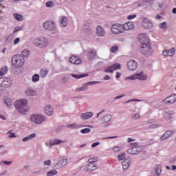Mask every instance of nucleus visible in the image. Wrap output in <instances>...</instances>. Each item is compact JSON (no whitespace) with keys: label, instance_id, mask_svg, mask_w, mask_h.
<instances>
[{"label":"nucleus","instance_id":"1","mask_svg":"<svg viewBox=\"0 0 176 176\" xmlns=\"http://www.w3.org/2000/svg\"><path fill=\"white\" fill-rule=\"evenodd\" d=\"M139 42L141 43L142 47L140 49L141 53L146 57H149L153 54L152 47L149 43V37L146 34H141L139 35Z\"/></svg>","mask_w":176,"mask_h":176},{"label":"nucleus","instance_id":"2","mask_svg":"<svg viewBox=\"0 0 176 176\" xmlns=\"http://www.w3.org/2000/svg\"><path fill=\"white\" fill-rule=\"evenodd\" d=\"M25 63V59L21 54L14 55L12 58V65L14 68H21Z\"/></svg>","mask_w":176,"mask_h":176},{"label":"nucleus","instance_id":"3","mask_svg":"<svg viewBox=\"0 0 176 176\" xmlns=\"http://www.w3.org/2000/svg\"><path fill=\"white\" fill-rule=\"evenodd\" d=\"M28 104V100L25 99H22L15 102L14 105L16 109L19 111L20 113H24L27 112V105Z\"/></svg>","mask_w":176,"mask_h":176},{"label":"nucleus","instance_id":"4","mask_svg":"<svg viewBox=\"0 0 176 176\" xmlns=\"http://www.w3.org/2000/svg\"><path fill=\"white\" fill-rule=\"evenodd\" d=\"M34 46L39 47L40 49H43V47H47L49 46V41L45 37H38L33 41Z\"/></svg>","mask_w":176,"mask_h":176},{"label":"nucleus","instance_id":"5","mask_svg":"<svg viewBox=\"0 0 176 176\" xmlns=\"http://www.w3.org/2000/svg\"><path fill=\"white\" fill-rule=\"evenodd\" d=\"M30 122L34 124H42L46 122V116L42 114H33L30 116Z\"/></svg>","mask_w":176,"mask_h":176},{"label":"nucleus","instance_id":"6","mask_svg":"<svg viewBox=\"0 0 176 176\" xmlns=\"http://www.w3.org/2000/svg\"><path fill=\"white\" fill-rule=\"evenodd\" d=\"M12 86V79L8 77L0 78V90H5Z\"/></svg>","mask_w":176,"mask_h":176},{"label":"nucleus","instance_id":"7","mask_svg":"<svg viewBox=\"0 0 176 176\" xmlns=\"http://www.w3.org/2000/svg\"><path fill=\"white\" fill-rule=\"evenodd\" d=\"M118 69H122V65H120V63H116L109 66L107 68L104 69V71L106 74H113V72Z\"/></svg>","mask_w":176,"mask_h":176},{"label":"nucleus","instance_id":"8","mask_svg":"<svg viewBox=\"0 0 176 176\" xmlns=\"http://www.w3.org/2000/svg\"><path fill=\"white\" fill-rule=\"evenodd\" d=\"M111 30L112 34L119 35V34L123 32V26L120 23H116L111 25Z\"/></svg>","mask_w":176,"mask_h":176},{"label":"nucleus","instance_id":"9","mask_svg":"<svg viewBox=\"0 0 176 176\" xmlns=\"http://www.w3.org/2000/svg\"><path fill=\"white\" fill-rule=\"evenodd\" d=\"M45 30L47 31H56V24L52 21H47L43 23Z\"/></svg>","mask_w":176,"mask_h":176},{"label":"nucleus","instance_id":"10","mask_svg":"<svg viewBox=\"0 0 176 176\" xmlns=\"http://www.w3.org/2000/svg\"><path fill=\"white\" fill-rule=\"evenodd\" d=\"M142 24V27H144V28H145L146 30H151V28L153 27V23H152V21H151V20L147 18L143 19Z\"/></svg>","mask_w":176,"mask_h":176},{"label":"nucleus","instance_id":"11","mask_svg":"<svg viewBox=\"0 0 176 176\" xmlns=\"http://www.w3.org/2000/svg\"><path fill=\"white\" fill-rule=\"evenodd\" d=\"M127 67L129 71H135L138 68V63L134 60H131L128 61Z\"/></svg>","mask_w":176,"mask_h":176},{"label":"nucleus","instance_id":"12","mask_svg":"<svg viewBox=\"0 0 176 176\" xmlns=\"http://www.w3.org/2000/svg\"><path fill=\"white\" fill-rule=\"evenodd\" d=\"M69 63L72 64H75L76 65H79L82 64V58H79V56H76L75 55L72 56L69 58Z\"/></svg>","mask_w":176,"mask_h":176},{"label":"nucleus","instance_id":"13","mask_svg":"<svg viewBox=\"0 0 176 176\" xmlns=\"http://www.w3.org/2000/svg\"><path fill=\"white\" fill-rule=\"evenodd\" d=\"M176 102V94H173L170 96L165 98L162 102L164 104H174Z\"/></svg>","mask_w":176,"mask_h":176},{"label":"nucleus","instance_id":"14","mask_svg":"<svg viewBox=\"0 0 176 176\" xmlns=\"http://www.w3.org/2000/svg\"><path fill=\"white\" fill-rule=\"evenodd\" d=\"M122 26V32L124 31H129V30H134V23L133 22L125 23Z\"/></svg>","mask_w":176,"mask_h":176},{"label":"nucleus","instance_id":"15","mask_svg":"<svg viewBox=\"0 0 176 176\" xmlns=\"http://www.w3.org/2000/svg\"><path fill=\"white\" fill-rule=\"evenodd\" d=\"M98 166L96 164H87L85 168V171H94L98 170Z\"/></svg>","mask_w":176,"mask_h":176},{"label":"nucleus","instance_id":"16","mask_svg":"<svg viewBox=\"0 0 176 176\" xmlns=\"http://www.w3.org/2000/svg\"><path fill=\"white\" fill-rule=\"evenodd\" d=\"M131 158H126L122 162V168L123 170H127L130 166H131Z\"/></svg>","mask_w":176,"mask_h":176},{"label":"nucleus","instance_id":"17","mask_svg":"<svg viewBox=\"0 0 176 176\" xmlns=\"http://www.w3.org/2000/svg\"><path fill=\"white\" fill-rule=\"evenodd\" d=\"M173 131H168L166 133H164V134H163L161 138H160V140L161 141H164L165 140H167V138H170V137H173Z\"/></svg>","mask_w":176,"mask_h":176},{"label":"nucleus","instance_id":"18","mask_svg":"<svg viewBox=\"0 0 176 176\" xmlns=\"http://www.w3.org/2000/svg\"><path fill=\"white\" fill-rule=\"evenodd\" d=\"M135 79H139V80H146L148 77L144 75V72H140L135 74Z\"/></svg>","mask_w":176,"mask_h":176},{"label":"nucleus","instance_id":"19","mask_svg":"<svg viewBox=\"0 0 176 176\" xmlns=\"http://www.w3.org/2000/svg\"><path fill=\"white\" fill-rule=\"evenodd\" d=\"M110 120H112V116L107 114L100 119V122L102 124H105V123H108V122H110Z\"/></svg>","mask_w":176,"mask_h":176},{"label":"nucleus","instance_id":"20","mask_svg":"<svg viewBox=\"0 0 176 176\" xmlns=\"http://www.w3.org/2000/svg\"><path fill=\"white\" fill-rule=\"evenodd\" d=\"M25 94L29 97H36L38 96L36 91L32 89H27L25 91Z\"/></svg>","mask_w":176,"mask_h":176},{"label":"nucleus","instance_id":"21","mask_svg":"<svg viewBox=\"0 0 176 176\" xmlns=\"http://www.w3.org/2000/svg\"><path fill=\"white\" fill-rule=\"evenodd\" d=\"M44 111L47 116H52V115H53V107L52 105H47L45 107Z\"/></svg>","mask_w":176,"mask_h":176},{"label":"nucleus","instance_id":"22","mask_svg":"<svg viewBox=\"0 0 176 176\" xmlns=\"http://www.w3.org/2000/svg\"><path fill=\"white\" fill-rule=\"evenodd\" d=\"M96 34L98 36H105V30L101 26H98L96 29Z\"/></svg>","mask_w":176,"mask_h":176},{"label":"nucleus","instance_id":"23","mask_svg":"<svg viewBox=\"0 0 176 176\" xmlns=\"http://www.w3.org/2000/svg\"><path fill=\"white\" fill-rule=\"evenodd\" d=\"M80 118L82 120H87L91 118H93V113L91 112L83 113L81 114Z\"/></svg>","mask_w":176,"mask_h":176},{"label":"nucleus","instance_id":"24","mask_svg":"<svg viewBox=\"0 0 176 176\" xmlns=\"http://www.w3.org/2000/svg\"><path fill=\"white\" fill-rule=\"evenodd\" d=\"M60 27H67L68 25V18L67 16H62L60 19Z\"/></svg>","mask_w":176,"mask_h":176},{"label":"nucleus","instance_id":"25","mask_svg":"<svg viewBox=\"0 0 176 176\" xmlns=\"http://www.w3.org/2000/svg\"><path fill=\"white\" fill-rule=\"evenodd\" d=\"M174 115V111H165L164 113V116L166 120H170L173 119V116Z\"/></svg>","mask_w":176,"mask_h":176},{"label":"nucleus","instance_id":"26","mask_svg":"<svg viewBox=\"0 0 176 176\" xmlns=\"http://www.w3.org/2000/svg\"><path fill=\"white\" fill-rule=\"evenodd\" d=\"M96 54L97 53H96V51L94 50H92L88 52L87 58H89V60H91L96 57Z\"/></svg>","mask_w":176,"mask_h":176},{"label":"nucleus","instance_id":"27","mask_svg":"<svg viewBox=\"0 0 176 176\" xmlns=\"http://www.w3.org/2000/svg\"><path fill=\"white\" fill-rule=\"evenodd\" d=\"M36 137V133H32L28 136H26L25 138H23L22 141H23V142H27L31 140H32L33 138H35Z\"/></svg>","mask_w":176,"mask_h":176},{"label":"nucleus","instance_id":"28","mask_svg":"<svg viewBox=\"0 0 176 176\" xmlns=\"http://www.w3.org/2000/svg\"><path fill=\"white\" fill-rule=\"evenodd\" d=\"M72 78H75V79H82V78H86V76H89V74H72Z\"/></svg>","mask_w":176,"mask_h":176},{"label":"nucleus","instance_id":"29","mask_svg":"<svg viewBox=\"0 0 176 176\" xmlns=\"http://www.w3.org/2000/svg\"><path fill=\"white\" fill-rule=\"evenodd\" d=\"M47 74H49V69H41L40 75L41 78H46Z\"/></svg>","mask_w":176,"mask_h":176},{"label":"nucleus","instance_id":"30","mask_svg":"<svg viewBox=\"0 0 176 176\" xmlns=\"http://www.w3.org/2000/svg\"><path fill=\"white\" fill-rule=\"evenodd\" d=\"M66 127H67V129H79V128H80L81 126H80V125H79V124H76V123H73V124H68L66 126Z\"/></svg>","mask_w":176,"mask_h":176},{"label":"nucleus","instance_id":"31","mask_svg":"<svg viewBox=\"0 0 176 176\" xmlns=\"http://www.w3.org/2000/svg\"><path fill=\"white\" fill-rule=\"evenodd\" d=\"M137 148L135 147H131V148H129L128 150H127V152L128 153H129L130 155H138V153H137Z\"/></svg>","mask_w":176,"mask_h":176},{"label":"nucleus","instance_id":"32","mask_svg":"<svg viewBox=\"0 0 176 176\" xmlns=\"http://www.w3.org/2000/svg\"><path fill=\"white\" fill-rule=\"evenodd\" d=\"M14 39V33L11 34L6 40V43H12V41Z\"/></svg>","mask_w":176,"mask_h":176},{"label":"nucleus","instance_id":"33","mask_svg":"<svg viewBox=\"0 0 176 176\" xmlns=\"http://www.w3.org/2000/svg\"><path fill=\"white\" fill-rule=\"evenodd\" d=\"M40 78H41V76H39V74H35L32 76V82H34L35 83L36 82H39Z\"/></svg>","mask_w":176,"mask_h":176},{"label":"nucleus","instance_id":"34","mask_svg":"<svg viewBox=\"0 0 176 176\" xmlns=\"http://www.w3.org/2000/svg\"><path fill=\"white\" fill-rule=\"evenodd\" d=\"M13 16H14V19L17 20V21H23V15H21L20 14H14Z\"/></svg>","mask_w":176,"mask_h":176},{"label":"nucleus","instance_id":"35","mask_svg":"<svg viewBox=\"0 0 176 176\" xmlns=\"http://www.w3.org/2000/svg\"><path fill=\"white\" fill-rule=\"evenodd\" d=\"M155 173L159 176L162 174V165L158 164L155 166Z\"/></svg>","mask_w":176,"mask_h":176},{"label":"nucleus","instance_id":"36","mask_svg":"<svg viewBox=\"0 0 176 176\" xmlns=\"http://www.w3.org/2000/svg\"><path fill=\"white\" fill-rule=\"evenodd\" d=\"M5 103L6 104L7 107L10 108L13 105V102L12 101V99L7 98L5 99Z\"/></svg>","mask_w":176,"mask_h":176},{"label":"nucleus","instance_id":"37","mask_svg":"<svg viewBox=\"0 0 176 176\" xmlns=\"http://www.w3.org/2000/svg\"><path fill=\"white\" fill-rule=\"evenodd\" d=\"M8 72V67H3L0 70V76H3Z\"/></svg>","mask_w":176,"mask_h":176},{"label":"nucleus","instance_id":"38","mask_svg":"<svg viewBox=\"0 0 176 176\" xmlns=\"http://www.w3.org/2000/svg\"><path fill=\"white\" fill-rule=\"evenodd\" d=\"M85 90H87V85L86 84H83L82 87L76 89V91H85Z\"/></svg>","mask_w":176,"mask_h":176},{"label":"nucleus","instance_id":"39","mask_svg":"<svg viewBox=\"0 0 176 176\" xmlns=\"http://www.w3.org/2000/svg\"><path fill=\"white\" fill-rule=\"evenodd\" d=\"M91 129L89 128H85L80 130L81 134H89V133H91Z\"/></svg>","mask_w":176,"mask_h":176},{"label":"nucleus","instance_id":"40","mask_svg":"<svg viewBox=\"0 0 176 176\" xmlns=\"http://www.w3.org/2000/svg\"><path fill=\"white\" fill-rule=\"evenodd\" d=\"M98 83H101V81H90V82L85 83V86H87H87H89V85L93 86V85H97Z\"/></svg>","mask_w":176,"mask_h":176},{"label":"nucleus","instance_id":"41","mask_svg":"<svg viewBox=\"0 0 176 176\" xmlns=\"http://www.w3.org/2000/svg\"><path fill=\"white\" fill-rule=\"evenodd\" d=\"M30 50H24L22 51V57H28V56H30Z\"/></svg>","mask_w":176,"mask_h":176},{"label":"nucleus","instance_id":"42","mask_svg":"<svg viewBox=\"0 0 176 176\" xmlns=\"http://www.w3.org/2000/svg\"><path fill=\"white\" fill-rule=\"evenodd\" d=\"M13 163V161H3L2 160L0 162V166H2V164H6V166H10Z\"/></svg>","mask_w":176,"mask_h":176},{"label":"nucleus","instance_id":"43","mask_svg":"<svg viewBox=\"0 0 176 176\" xmlns=\"http://www.w3.org/2000/svg\"><path fill=\"white\" fill-rule=\"evenodd\" d=\"M152 2V1L151 0H143V3H140L138 5V6H140V8H142V6H145V5H148V3H151Z\"/></svg>","mask_w":176,"mask_h":176},{"label":"nucleus","instance_id":"44","mask_svg":"<svg viewBox=\"0 0 176 176\" xmlns=\"http://www.w3.org/2000/svg\"><path fill=\"white\" fill-rule=\"evenodd\" d=\"M175 53V48H171L170 50H168V54L169 57L174 56Z\"/></svg>","mask_w":176,"mask_h":176},{"label":"nucleus","instance_id":"45","mask_svg":"<svg viewBox=\"0 0 176 176\" xmlns=\"http://www.w3.org/2000/svg\"><path fill=\"white\" fill-rule=\"evenodd\" d=\"M19 31H23V26H16L14 28V32L12 34H16Z\"/></svg>","mask_w":176,"mask_h":176},{"label":"nucleus","instance_id":"46","mask_svg":"<svg viewBox=\"0 0 176 176\" xmlns=\"http://www.w3.org/2000/svg\"><path fill=\"white\" fill-rule=\"evenodd\" d=\"M118 160L120 161L124 160V159H126V154L120 153L118 155Z\"/></svg>","mask_w":176,"mask_h":176},{"label":"nucleus","instance_id":"47","mask_svg":"<svg viewBox=\"0 0 176 176\" xmlns=\"http://www.w3.org/2000/svg\"><path fill=\"white\" fill-rule=\"evenodd\" d=\"M45 6L47 8H53V6H54V2L52 1H47L45 3Z\"/></svg>","mask_w":176,"mask_h":176},{"label":"nucleus","instance_id":"48","mask_svg":"<svg viewBox=\"0 0 176 176\" xmlns=\"http://www.w3.org/2000/svg\"><path fill=\"white\" fill-rule=\"evenodd\" d=\"M140 118H141L140 116V113H136L131 117V119H133V120H137L138 119H140Z\"/></svg>","mask_w":176,"mask_h":176},{"label":"nucleus","instance_id":"49","mask_svg":"<svg viewBox=\"0 0 176 176\" xmlns=\"http://www.w3.org/2000/svg\"><path fill=\"white\" fill-rule=\"evenodd\" d=\"M56 174H57V170H53L47 172V175L52 176V175H56Z\"/></svg>","mask_w":176,"mask_h":176},{"label":"nucleus","instance_id":"50","mask_svg":"<svg viewBox=\"0 0 176 176\" xmlns=\"http://www.w3.org/2000/svg\"><path fill=\"white\" fill-rule=\"evenodd\" d=\"M118 50H119V47H118V45H114L111 48V53H115L116 52H118Z\"/></svg>","mask_w":176,"mask_h":176},{"label":"nucleus","instance_id":"51","mask_svg":"<svg viewBox=\"0 0 176 176\" xmlns=\"http://www.w3.org/2000/svg\"><path fill=\"white\" fill-rule=\"evenodd\" d=\"M134 101H136L138 102H141L142 100H138V99H132V100H129L124 102V104H129V102H133Z\"/></svg>","mask_w":176,"mask_h":176},{"label":"nucleus","instance_id":"52","mask_svg":"<svg viewBox=\"0 0 176 176\" xmlns=\"http://www.w3.org/2000/svg\"><path fill=\"white\" fill-rule=\"evenodd\" d=\"M135 148H136V153H138H138H141V152H142V149H143L142 146H138V147H135Z\"/></svg>","mask_w":176,"mask_h":176},{"label":"nucleus","instance_id":"53","mask_svg":"<svg viewBox=\"0 0 176 176\" xmlns=\"http://www.w3.org/2000/svg\"><path fill=\"white\" fill-rule=\"evenodd\" d=\"M96 162H97V160H96V158H90L88 160L89 164H96Z\"/></svg>","mask_w":176,"mask_h":176},{"label":"nucleus","instance_id":"54","mask_svg":"<svg viewBox=\"0 0 176 176\" xmlns=\"http://www.w3.org/2000/svg\"><path fill=\"white\" fill-rule=\"evenodd\" d=\"M60 162L62 163V165L63 166V167L65 166H67V164H68V159H63L62 160H60Z\"/></svg>","mask_w":176,"mask_h":176},{"label":"nucleus","instance_id":"55","mask_svg":"<svg viewBox=\"0 0 176 176\" xmlns=\"http://www.w3.org/2000/svg\"><path fill=\"white\" fill-rule=\"evenodd\" d=\"M125 79H126V80H135V74H133L131 76L125 78Z\"/></svg>","mask_w":176,"mask_h":176},{"label":"nucleus","instance_id":"56","mask_svg":"<svg viewBox=\"0 0 176 176\" xmlns=\"http://www.w3.org/2000/svg\"><path fill=\"white\" fill-rule=\"evenodd\" d=\"M166 27H167V23H166V22H163L160 24V28H163L164 30H166Z\"/></svg>","mask_w":176,"mask_h":176},{"label":"nucleus","instance_id":"57","mask_svg":"<svg viewBox=\"0 0 176 176\" xmlns=\"http://www.w3.org/2000/svg\"><path fill=\"white\" fill-rule=\"evenodd\" d=\"M8 134H10L9 135V138H14L16 137V134H14V133H12V130L9 131L8 132Z\"/></svg>","mask_w":176,"mask_h":176},{"label":"nucleus","instance_id":"58","mask_svg":"<svg viewBox=\"0 0 176 176\" xmlns=\"http://www.w3.org/2000/svg\"><path fill=\"white\" fill-rule=\"evenodd\" d=\"M55 166L57 168H61V167H64L61 161H59L56 163V164L55 165Z\"/></svg>","mask_w":176,"mask_h":176},{"label":"nucleus","instance_id":"59","mask_svg":"<svg viewBox=\"0 0 176 176\" xmlns=\"http://www.w3.org/2000/svg\"><path fill=\"white\" fill-rule=\"evenodd\" d=\"M162 56H164L165 57H169L168 51L167 50H164L162 52Z\"/></svg>","mask_w":176,"mask_h":176},{"label":"nucleus","instance_id":"60","mask_svg":"<svg viewBox=\"0 0 176 176\" xmlns=\"http://www.w3.org/2000/svg\"><path fill=\"white\" fill-rule=\"evenodd\" d=\"M54 141L56 145H60V144H63V141L60 139H55Z\"/></svg>","mask_w":176,"mask_h":176},{"label":"nucleus","instance_id":"61","mask_svg":"<svg viewBox=\"0 0 176 176\" xmlns=\"http://www.w3.org/2000/svg\"><path fill=\"white\" fill-rule=\"evenodd\" d=\"M137 17V14H132L127 16L128 20H133V19H135Z\"/></svg>","mask_w":176,"mask_h":176},{"label":"nucleus","instance_id":"62","mask_svg":"<svg viewBox=\"0 0 176 176\" xmlns=\"http://www.w3.org/2000/svg\"><path fill=\"white\" fill-rule=\"evenodd\" d=\"M121 148L119 146H114L113 148V151H114V152H119V151H120Z\"/></svg>","mask_w":176,"mask_h":176},{"label":"nucleus","instance_id":"63","mask_svg":"<svg viewBox=\"0 0 176 176\" xmlns=\"http://www.w3.org/2000/svg\"><path fill=\"white\" fill-rule=\"evenodd\" d=\"M45 166H50L52 164V160H48L44 162Z\"/></svg>","mask_w":176,"mask_h":176},{"label":"nucleus","instance_id":"64","mask_svg":"<svg viewBox=\"0 0 176 176\" xmlns=\"http://www.w3.org/2000/svg\"><path fill=\"white\" fill-rule=\"evenodd\" d=\"M19 42H20V38H16L14 39V45H17V43H19Z\"/></svg>","mask_w":176,"mask_h":176}]
</instances>
